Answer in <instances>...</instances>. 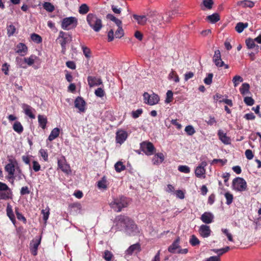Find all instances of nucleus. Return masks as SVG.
I'll return each instance as SVG.
<instances>
[{"label":"nucleus","instance_id":"8","mask_svg":"<svg viewBox=\"0 0 261 261\" xmlns=\"http://www.w3.org/2000/svg\"><path fill=\"white\" fill-rule=\"evenodd\" d=\"M77 24V19L74 17H66L63 19L61 27L65 30H68L70 28H75Z\"/></svg>","mask_w":261,"mask_h":261},{"label":"nucleus","instance_id":"21","mask_svg":"<svg viewBox=\"0 0 261 261\" xmlns=\"http://www.w3.org/2000/svg\"><path fill=\"white\" fill-rule=\"evenodd\" d=\"M17 50L16 52L21 56H24L28 51V47L22 43H19L16 46Z\"/></svg>","mask_w":261,"mask_h":261},{"label":"nucleus","instance_id":"6","mask_svg":"<svg viewBox=\"0 0 261 261\" xmlns=\"http://www.w3.org/2000/svg\"><path fill=\"white\" fill-rule=\"evenodd\" d=\"M232 188L233 190L237 191H245L247 189V182L242 177H236L233 179Z\"/></svg>","mask_w":261,"mask_h":261},{"label":"nucleus","instance_id":"2","mask_svg":"<svg viewBox=\"0 0 261 261\" xmlns=\"http://www.w3.org/2000/svg\"><path fill=\"white\" fill-rule=\"evenodd\" d=\"M130 199L120 195L114 198L110 203L111 207L116 212H120L123 208L127 207L130 203Z\"/></svg>","mask_w":261,"mask_h":261},{"label":"nucleus","instance_id":"61","mask_svg":"<svg viewBox=\"0 0 261 261\" xmlns=\"http://www.w3.org/2000/svg\"><path fill=\"white\" fill-rule=\"evenodd\" d=\"M112 256H113V254L110 251H109L108 250H106L105 251L103 258H105V259L106 260L111 261V259L112 258Z\"/></svg>","mask_w":261,"mask_h":261},{"label":"nucleus","instance_id":"14","mask_svg":"<svg viewBox=\"0 0 261 261\" xmlns=\"http://www.w3.org/2000/svg\"><path fill=\"white\" fill-rule=\"evenodd\" d=\"M127 133L126 132L120 130L116 133V141L117 143L122 144L127 139Z\"/></svg>","mask_w":261,"mask_h":261},{"label":"nucleus","instance_id":"27","mask_svg":"<svg viewBox=\"0 0 261 261\" xmlns=\"http://www.w3.org/2000/svg\"><path fill=\"white\" fill-rule=\"evenodd\" d=\"M140 245L139 243L135 244L130 246L126 250V253L127 254L132 255L136 250L140 251Z\"/></svg>","mask_w":261,"mask_h":261},{"label":"nucleus","instance_id":"45","mask_svg":"<svg viewBox=\"0 0 261 261\" xmlns=\"http://www.w3.org/2000/svg\"><path fill=\"white\" fill-rule=\"evenodd\" d=\"M31 39L37 43H40L42 41L41 37L36 33H33L31 36Z\"/></svg>","mask_w":261,"mask_h":261},{"label":"nucleus","instance_id":"22","mask_svg":"<svg viewBox=\"0 0 261 261\" xmlns=\"http://www.w3.org/2000/svg\"><path fill=\"white\" fill-rule=\"evenodd\" d=\"M219 139L224 144H229L230 143V138L227 137L226 134L223 131L219 130L218 133Z\"/></svg>","mask_w":261,"mask_h":261},{"label":"nucleus","instance_id":"24","mask_svg":"<svg viewBox=\"0 0 261 261\" xmlns=\"http://www.w3.org/2000/svg\"><path fill=\"white\" fill-rule=\"evenodd\" d=\"M164 160V155L163 153H158L154 154L152 158L154 164H158L162 163Z\"/></svg>","mask_w":261,"mask_h":261},{"label":"nucleus","instance_id":"7","mask_svg":"<svg viewBox=\"0 0 261 261\" xmlns=\"http://www.w3.org/2000/svg\"><path fill=\"white\" fill-rule=\"evenodd\" d=\"M141 150L147 155L154 154L156 151L153 144L149 141H144L140 144Z\"/></svg>","mask_w":261,"mask_h":261},{"label":"nucleus","instance_id":"57","mask_svg":"<svg viewBox=\"0 0 261 261\" xmlns=\"http://www.w3.org/2000/svg\"><path fill=\"white\" fill-rule=\"evenodd\" d=\"M244 102L249 106H252L254 103V100L251 97L247 96L244 99Z\"/></svg>","mask_w":261,"mask_h":261},{"label":"nucleus","instance_id":"4","mask_svg":"<svg viewBox=\"0 0 261 261\" xmlns=\"http://www.w3.org/2000/svg\"><path fill=\"white\" fill-rule=\"evenodd\" d=\"M8 161L9 163L5 166V170L8 173L7 178L9 180L12 179L11 182L13 185L15 178L14 173L15 169H16V167L18 166V162L15 159H10L8 160Z\"/></svg>","mask_w":261,"mask_h":261},{"label":"nucleus","instance_id":"19","mask_svg":"<svg viewBox=\"0 0 261 261\" xmlns=\"http://www.w3.org/2000/svg\"><path fill=\"white\" fill-rule=\"evenodd\" d=\"M10 190L9 187L4 182L0 181V199H7L9 198V196L5 193H2V191H6Z\"/></svg>","mask_w":261,"mask_h":261},{"label":"nucleus","instance_id":"62","mask_svg":"<svg viewBox=\"0 0 261 261\" xmlns=\"http://www.w3.org/2000/svg\"><path fill=\"white\" fill-rule=\"evenodd\" d=\"M32 168L35 172L39 171L41 169V166L39 163L36 161H33L32 162Z\"/></svg>","mask_w":261,"mask_h":261},{"label":"nucleus","instance_id":"47","mask_svg":"<svg viewBox=\"0 0 261 261\" xmlns=\"http://www.w3.org/2000/svg\"><path fill=\"white\" fill-rule=\"evenodd\" d=\"M43 8L49 12H52L55 10L54 5L49 2H45L43 4Z\"/></svg>","mask_w":261,"mask_h":261},{"label":"nucleus","instance_id":"9","mask_svg":"<svg viewBox=\"0 0 261 261\" xmlns=\"http://www.w3.org/2000/svg\"><path fill=\"white\" fill-rule=\"evenodd\" d=\"M143 97L144 102L150 106L158 103L160 100L159 96L154 93L150 95L147 92H145L143 94Z\"/></svg>","mask_w":261,"mask_h":261},{"label":"nucleus","instance_id":"44","mask_svg":"<svg viewBox=\"0 0 261 261\" xmlns=\"http://www.w3.org/2000/svg\"><path fill=\"white\" fill-rule=\"evenodd\" d=\"M16 62L17 63V65L20 67L22 68H26L27 66L25 65L24 58H20L17 57L16 58Z\"/></svg>","mask_w":261,"mask_h":261},{"label":"nucleus","instance_id":"43","mask_svg":"<svg viewBox=\"0 0 261 261\" xmlns=\"http://www.w3.org/2000/svg\"><path fill=\"white\" fill-rule=\"evenodd\" d=\"M169 79H172L176 83H178L179 81V78L178 75L175 71L172 70L169 74Z\"/></svg>","mask_w":261,"mask_h":261},{"label":"nucleus","instance_id":"18","mask_svg":"<svg viewBox=\"0 0 261 261\" xmlns=\"http://www.w3.org/2000/svg\"><path fill=\"white\" fill-rule=\"evenodd\" d=\"M22 108L26 115L28 116L31 119L35 118V115L33 113V111H34L35 110L30 106L27 104H23Z\"/></svg>","mask_w":261,"mask_h":261},{"label":"nucleus","instance_id":"29","mask_svg":"<svg viewBox=\"0 0 261 261\" xmlns=\"http://www.w3.org/2000/svg\"><path fill=\"white\" fill-rule=\"evenodd\" d=\"M133 17L137 21L138 23L141 25L145 24L147 21V18L144 15L139 16L135 14L133 15Z\"/></svg>","mask_w":261,"mask_h":261},{"label":"nucleus","instance_id":"35","mask_svg":"<svg viewBox=\"0 0 261 261\" xmlns=\"http://www.w3.org/2000/svg\"><path fill=\"white\" fill-rule=\"evenodd\" d=\"M250 86L248 83H243L240 88V91L242 95L247 94L249 91Z\"/></svg>","mask_w":261,"mask_h":261},{"label":"nucleus","instance_id":"38","mask_svg":"<svg viewBox=\"0 0 261 261\" xmlns=\"http://www.w3.org/2000/svg\"><path fill=\"white\" fill-rule=\"evenodd\" d=\"M7 35L9 37L13 36L16 31L15 27L11 24L10 25H8L7 27Z\"/></svg>","mask_w":261,"mask_h":261},{"label":"nucleus","instance_id":"3","mask_svg":"<svg viewBox=\"0 0 261 261\" xmlns=\"http://www.w3.org/2000/svg\"><path fill=\"white\" fill-rule=\"evenodd\" d=\"M86 20L90 28L95 32H99L103 27L102 20L95 14L89 13L87 15Z\"/></svg>","mask_w":261,"mask_h":261},{"label":"nucleus","instance_id":"28","mask_svg":"<svg viewBox=\"0 0 261 261\" xmlns=\"http://www.w3.org/2000/svg\"><path fill=\"white\" fill-rule=\"evenodd\" d=\"M60 134V129L58 127H56L54 128L49 136H48V140L50 141H51L55 139L56 138H57L59 136Z\"/></svg>","mask_w":261,"mask_h":261},{"label":"nucleus","instance_id":"13","mask_svg":"<svg viewBox=\"0 0 261 261\" xmlns=\"http://www.w3.org/2000/svg\"><path fill=\"white\" fill-rule=\"evenodd\" d=\"M148 16L152 18L153 22L155 23L161 24L164 21V17L162 14L155 11L150 12Z\"/></svg>","mask_w":261,"mask_h":261},{"label":"nucleus","instance_id":"46","mask_svg":"<svg viewBox=\"0 0 261 261\" xmlns=\"http://www.w3.org/2000/svg\"><path fill=\"white\" fill-rule=\"evenodd\" d=\"M238 4H242L243 5L244 7L249 8H252L254 6V3L253 2L248 0H245L238 2Z\"/></svg>","mask_w":261,"mask_h":261},{"label":"nucleus","instance_id":"50","mask_svg":"<svg viewBox=\"0 0 261 261\" xmlns=\"http://www.w3.org/2000/svg\"><path fill=\"white\" fill-rule=\"evenodd\" d=\"M178 170L182 173H189L190 172V168L186 165H180L178 167Z\"/></svg>","mask_w":261,"mask_h":261},{"label":"nucleus","instance_id":"63","mask_svg":"<svg viewBox=\"0 0 261 261\" xmlns=\"http://www.w3.org/2000/svg\"><path fill=\"white\" fill-rule=\"evenodd\" d=\"M30 193V190L29 189V187L27 186L22 187L20 191V194L21 195H28Z\"/></svg>","mask_w":261,"mask_h":261},{"label":"nucleus","instance_id":"37","mask_svg":"<svg viewBox=\"0 0 261 261\" xmlns=\"http://www.w3.org/2000/svg\"><path fill=\"white\" fill-rule=\"evenodd\" d=\"M15 212L17 216V218L19 220L22 221L24 224H26L27 222V219L21 213H19V208L18 207H15Z\"/></svg>","mask_w":261,"mask_h":261},{"label":"nucleus","instance_id":"32","mask_svg":"<svg viewBox=\"0 0 261 261\" xmlns=\"http://www.w3.org/2000/svg\"><path fill=\"white\" fill-rule=\"evenodd\" d=\"M229 250H230V247L229 246H227L226 247H224V248H223L221 249H213L212 250L214 252L218 254L217 256H219V257H220V256H221V255H223L224 253L227 252Z\"/></svg>","mask_w":261,"mask_h":261},{"label":"nucleus","instance_id":"42","mask_svg":"<svg viewBox=\"0 0 261 261\" xmlns=\"http://www.w3.org/2000/svg\"><path fill=\"white\" fill-rule=\"evenodd\" d=\"M224 196L226 199V203L227 205H230V204H231L233 199V195L229 193V192H227L224 194Z\"/></svg>","mask_w":261,"mask_h":261},{"label":"nucleus","instance_id":"40","mask_svg":"<svg viewBox=\"0 0 261 261\" xmlns=\"http://www.w3.org/2000/svg\"><path fill=\"white\" fill-rule=\"evenodd\" d=\"M107 18L111 21L114 22L117 26L122 25V21L119 19L115 17L113 15L109 14L107 15Z\"/></svg>","mask_w":261,"mask_h":261},{"label":"nucleus","instance_id":"1","mask_svg":"<svg viewBox=\"0 0 261 261\" xmlns=\"http://www.w3.org/2000/svg\"><path fill=\"white\" fill-rule=\"evenodd\" d=\"M114 223L115 224L116 229L121 230L123 228L126 229H133L136 226L134 221L128 216L120 215L115 217L114 220Z\"/></svg>","mask_w":261,"mask_h":261},{"label":"nucleus","instance_id":"54","mask_svg":"<svg viewBox=\"0 0 261 261\" xmlns=\"http://www.w3.org/2000/svg\"><path fill=\"white\" fill-rule=\"evenodd\" d=\"M41 236L36 237L35 238L32 240L33 244L32 246H34V247L38 248V246L41 243Z\"/></svg>","mask_w":261,"mask_h":261},{"label":"nucleus","instance_id":"56","mask_svg":"<svg viewBox=\"0 0 261 261\" xmlns=\"http://www.w3.org/2000/svg\"><path fill=\"white\" fill-rule=\"evenodd\" d=\"M173 92L171 90H168L166 93V98L165 100V102L166 103H170L173 100Z\"/></svg>","mask_w":261,"mask_h":261},{"label":"nucleus","instance_id":"23","mask_svg":"<svg viewBox=\"0 0 261 261\" xmlns=\"http://www.w3.org/2000/svg\"><path fill=\"white\" fill-rule=\"evenodd\" d=\"M7 215L13 223V224H15L16 223V219L15 217V215L13 213V211L12 208V206L8 204L7 208H6Z\"/></svg>","mask_w":261,"mask_h":261},{"label":"nucleus","instance_id":"59","mask_svg":"<svg viewBox=\"0 0 261 261\" xmlns=\"http://www.w3.org/2000/svg\"><path fill=\"white\" fill-rule=\"evenodd\" d=\"M143 113V110L142 109H139L136 111H133L132 112V117L136 119L138 118Z\"/></svg>","mask_w":261,"mask_h":261},{"label":"nucleus","instance_id":"48","mask_svg":"<svg viewBox=\"0 0 261 261\" xmlns=\"http://www.w3.org/2000/svg\"><path fill=\"white\" fill-rule=\"evenodd\" d=\"M202 4L207 9L211 10L213 8L214 2L213 0H203Z\"/></svg>","mask_w":261,"mask_h":261},{"label":"nucleus","instance_id":"12","mask_svg":"<svg viewBox=\"0 0 261 261\" xmlns=\"http://www.w3.org/2000/svg\"><path fill=\"white\" fill-rule=\"evenodd\" d=\"M86 102L83 97L78 96L74 100V106L80 112L84 113L86 111Z\"/></svg>","mask_w":261,"mask_h":261},{"label":"nucleus","instance_id":"49","mask_svg":"<svg viewBox=\"0 0 261 261\" xmlns=\"http://www.w3.org/2000/svg\"><path fill=\"white\" fill-rule=\"evenodd\" d=\"M82 48L83 52L86 58L89 59L91 57V51L89 48L87 46H82Z\"/></svg>","mask_w":261,"mask_h":261},{"label":"nucleus","instance_id":"5","mask_svg":"<svg viewBox=\"0 0 261 261\" xmlns=\"http://www.w3.org/2000/svg\"><path fill=\"white\" fill-rule=\"evenodd\" d=\"M71 40L72 37L69 34L62 31H60L56 42L61 45L63 53H64L66 51V44L70 42Z\"/></svg>","mask_w":261,"mask_h":261},{"label":"nucleus","instance_id":"55","mask_svg":"<svg viewBox=\"0 0 261 261\" xmlns=\"http://www.w3.org/2000/svg\"><path fill=\"white\" fill-rule=\"evenodd\" d=\"M41 214L43 215V220L46 222L49 217V208L47 207V208H46L45 210H42L41 211Z\"/></svg>","mask_w":261,"mask_h":261},{"label":"nucleus","instance_id":"39","mask_svg":"<svg viewBox=\"0 0 261 261\" xmlns=\"http://www.w3.org/2000/svg\"><path fill=\"white\" fill-rule=\"evenodd\" d=\"M118 28L115 33V37L116 38H121L124 36V31L122 28V25H118Z\"/></svg>","mask_w":261,"mask_h":261},{"label":"nucleus","instance_id":"26","mask_svg":"<svg viewBox=\"0 0 261 261\" xmlns=\"http://www.w3.org/2000/svg\"><path fill=\"white\" fill-rule=\"evenodd\" d=\"M38 122L40 126L43 129L46 128L47 122V118L43 115H39L38 116Z\"/></svg>","mask_w":261,"mask_h":261},{"label":"nucleus","instance_id":"52","mask_svg":"<svg viewBox=\"0 0 261 261\" xmlns=\"http://www.w3.org/2000/svg\"><path fill=\"white\" fill-rule=\"evenodd\" d=\"M185 130L189 136H192L195 133V130L193 126L190 125L187 126L185 127Z\"/></svg>","mask_w":261,"mask_h":261},{"label":"nucleus","instance_id":"25","mask_svg":"<svg viewBox=\"0 0 261 261\" xmlns=\"http://www.w3.org/2000/svg\"><path fill=\"white\" fill-rule=\"evenodd\" d=\"M248 27V23L247 22H239L237 23L235 27V31L238 33H241L243 32L244 29H246Z\"/></svg>","mask_w":261,"mask_h":261},{"label":"nucleus","instance_id":"11","mask_svg":"<svg viewBox=\"0 0 261 261\" xmlns=\"http://www.w3.org/2000/svg\"><path fill=\"white\" fill-rule=\"evenodd\" d=\"M207 165L206 161H202L201 163L196 168L195 170V174L198 178L205 177L206 170L205 167Z\"/></svg>","mask_w":261,"mask_h":261},{"label":"nucleus","instance_id":"64","mask_svg":"<svg viewBox=\"0 0 261 261\" xmlns=\"http://www.w3.org/2000/svg\"><path fill=\"white\" fill-rule=\"evenodd\" d=\"M39 153L41 156L43 158L44 161H48V155L46 150L41 149L39 150Z\"/></svg>","mask_w":261,"mask_h":261},{"label":"nucleus","instance_id":"30","mask_svg":"<svg viewBox=\"0 0 261 261\" xmlns=\"http://www.w3.org/2000/svg\"><path fill=\"white\" fill-rule=\"evenodd\" d=\"M13 128L15 132L18 134H21L23 130V127L21 123L19 121L14 122L13 125Z\"/></svg>","mask_w":261,"mask_h":261},{"label":"nucleus","instance_id":"16","mask_svg":"<svg viewBox=\"0 0 261 261\" xmlns=\"http://www.w3.org/2000/svg\"><path fill=\"white\" fill-rule=\"evenodd\" d=\"M180 238L178 237L172 244L168 247V250L172 253H177V250L180 248L179 243Z\"/></svg>","mask_w":261,"mask_h":261},{"label":"nucleus","instance_id":"53","mask_svg":"<svg viewBox=\"0 0 261 261\" xmlns=\"http://www.w3.org/2000/svg\"><path fill=\"white\" fill-rule=\"evenodd\" d=\"M243 78L240 75H236L233 77L232 82L234 85V86L237 87L240 82H243Z\"/></svg>","mask_w":261,"mask_h":261},{"label":"nucleus","instance_id":"58","mask_svg":"<svg viewBox=\"0 0 261 261\" xmlns=\"http://www.w3.org/2000/svg\"><path fill=\"white\" fill-rule=\"evenodd\" d=\"M213 77V74L210 73L207 74V76L204 79V83L207 85H210L212 83V79Z\"/></svg>","mask_w":261,"mask_h":261},{"label":"nucleus","instance_id":"15","mask_svg":"<svg viewBox=\"0 0 261 261\" xmlns=\"http://www.w3.org/2000/svg\"><path fill=\"white\" fill-rule=\"evenodd\" d=\"M211 230L208 225L202 224L199 229V233L203 238H207L211 235Z\"/></svg>","mask_w":261,"mask_h":261},{"label":"nucleus","instance_id":"20","mask_svg":"<svg viewBox=\"0 0 261 261\" xmlns=\"http://www.w3.org/2000/svg\"><path fill=\"white\" fill-rule=\"evenodd\" d=\"M88 85L90 87L94 86H98L102 84V82L100 79H96L95 77L89 76L87 78Z\"/></svg>","mask_w":261,"mask_h":261},{"label":"nucleus","instance_id":"31","mask_svg":"<svg viewBox=\"0 0 261 261\" xmlns=\"http://www.w3.org/2000/svg\"><path fill=\"white\" fill-rule=\"evenodd\" d=\"M206 19L211 23H216L220 20V16L218 13H214L212 15H208L206 17Z\"/></svg>","mask_w":261,"mask_h":261},{"label":"nucleus","instance_id":"10","mask_svg":"<svg viewBox=\"0 0 261 261\" xmlns=\"http://www.w3.org/2000/svg\"><path fill=\"white\" fill-rule=\"evenodd\" d=\"M58 167L64 173L69 174L71 172L70 167L66 162L65 156H62L58 160Z\"/></svg>","mask_w":261,"mask_h":261},{"label":"nucleus","instance_id":"60","mask_svg":"<svg viewBox=\"0 0 261 261\" xmlns=\"http://www.w3.org/2000/svg\"><path fill=\"white\" fill-rule=\"evenodd\" d=\"M95 94L97 97H102L105 95V92L101 88H98L95 90Z\"/></svg>","mask_w":261,"mask_h":261},{"label":"nucleus","instance_id":"34","mask_svg":"<svg viewBox=\"0 0 261 261\" xmlns=\"http://www.w3.org/2000/svg\"><path fill=\"white\" fill-rule=\"evenodd\" d=\"M89 11V6L86 4H82L79 7V12L80 14L84 15L87 14Z\"/></svg>","mask_w":261,"mask_h":261},{"label":"nucleus","instance_id":"51","mask_svg":"<svg viewBox=\"0 0 261 261\" xmlns=\"http://www.w3.org/2000/svg\"><path fill=\"white\" fill-rule=\"evenodd\" d=\"M221 53L219 50H216L215 51L214 55L213 58V61L214 62H216L217 61H221Z\"/></svg>","mask_w":261,"mask_h":261},{"label":"nucleus","instance_id":"17","mask_svg":"<svg viewBox=\"0 0 261 261\" xmlns=\"http://www.w3.org/2000/svg\"><path fill=\"white\" fill-rule=\"evenodd\" d=\"M214 216L210 212H204L201 216V221L205 224H210L213 222Z\"/></svg>","mask_w":261,"mask_h":261},{"label":"nucleus","instance_id":"33","mask_svg":"<svg viewBox=\"0 0 261 261\" xmlns=\"http://www.w3.org/2000/svg\"><path fill=\"white\" fill-rule=\"evenodd\" d=\"M245 43L247 47L249 49H252L255 47H256L257 48L259 47L258 45H256V44H255L254 39H252L250 38L246 40Z\"/></svg>","mask_w":261,"mask_h":261},{"label":"nucleus","instance_id":"36","mask_svg":"<svg viewBox=\"0 0 261 261\" xmlns=\"http://www.w3.org/2000/svg\"><path fill=\"white\" fill-rule=\"evenodd\" d=\"M115 169L117 172H120L125 169V166L121 161L117 162L115 164Z\"/></svg>","mask_w":261,"mask_h":261},{"label":"nucleus","instance_id":"41","mask_svg":"<svg viewBox=\"0 0 261 261\" xmlns=\"http://www.w3.org/2000/svg\"><path fill=\"white\" fill-rule=\"evenodd\" d=\"M189 242L192 246H196L200 244V241L194 234L191 236L189 240Z\"/></svg>","mask_w":261,"mask_h":261}]
</instances>
